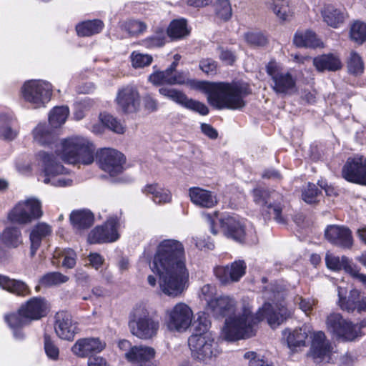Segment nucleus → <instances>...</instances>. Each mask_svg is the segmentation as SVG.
Returning <instances> with one entry per match:
<instances>
[{
  "instance_id": "6",
  "label": "nucleus",
  "mask_w": 366,
  "mask_h": 366,
  "mask_svg": "<svg viewBox=\"0 0 366 366\" xmlns=\"http://www.w3.org/2000/svg\"><path fill=\"white\" fill-rule=\"evenodd\" d=\"M95 148L92 143L82 137H72L62 140L56 153L65 162L90 164L94 162Z\"/></svg>"
},
{
  "instance_id": "59",
  "label": "nucleus",
  "mask_w": 366,
  "mask_h": 366,
  "mask_svg": "<svg viewBox=\"0 0 366 366\" xmlns=\"http://www.w3.org/2000/svg\"><path fill=\"white\" fill-rule=\"evenodd\" d=\"M199 67L207 74L214 75L217 71V63L212 59H205L200 61Z\"/></svg>"
},
{
  "instance_id": "51",
  "label": "nucleus",
  "mask_w": 366,
  "mask_h": 366,
  "mask_svg": "<svg viewBox=\"0 0 366 366\" xmlns=\"http://www.w3.org/2000/svg\"><path fill=\"white\" fill-rule=\"evenodd\" d=\"M244 39L252 46H264L267 42V37L260 31H249L244 34Z\"/></svg>"
},
{
  "instance_id": "3",
  "label": "nucleus",
  "mask_w": 366,
  "mask_h": 366,
  "mask_svg": "<svg viewBox=\"0 0 366 366\" xmlns=\"http://www.w3.org/2000/svg\"><path fill=\"white\" fill-rule=\"evenodd\" d=\"M207 94L208 102L218 109H241L244 98L250 93L248 86L240 82L199 83Z\"/></svg>"
},
{
  "instance_id": "55",
  "label": "nucleus",
  "mask_w": 366,
  "mask_h": 366,
  "mask_svg": "<svg viewBox=\"0 0 366 366\" xmlns=\"http://www.w3.org/2000/svg\"><path fill=\"white\" fill-rule=\"evenodd\" d=\"M319 189L315 184L308 183L307 187L302 191V199L308 203L312 204L316 202Z\"/></svg>"
},
{
  "instance_id": "8",
  "label": "nucleus",
  "mask_w": 366,
  "mask_h": 366,
  "mask_svg": "<svg viewBox=\"0 0 366 366\" xmlns=\"http://www.w3.org/2000/svg\"><path fill=\"white\" fill-rule=\"evenodd\" d=\"M219 223L226 237L239 243H249L255 241V231L252 224L237 217L225 216Z\"/></svg>"
},
{
  "instance_id": "15",
  "label": "nucleus",
  "mask_w": 366,
  "mask_h": 366,
  "mask_svg": "<svg viewBox=\"0 0 366 366\" xmlns=\"http://www.w3.org/2000/svg\"><path fill=\"white\" fill-rule=\"evenodd\" d=\"M267 74L272 80V88L279 94H290L296 86V80L288 71L277 69L274 63L270 62L266 67Z\"/></svg>"
},
{
  "instance_id": "57",
  "label": "nucleus",
  "mask_w": 366,
  "mask_h": 366,
  "mask_svg": "<svg viewBox=\"0 0 366 366\" xmlns=\"http://www.w3.org/2000/svg\"><path fill=\"white\" fill-rule=\"evenodd\" d=\"M63 259L62 266L69 269L73 268L76 264V253L73 249H67L61 252Z\"/></svg>"
},
{
  "instance_id": "30",
  "label": "nucleus",
  "mask_w": 366,
  "mask_h": 366,
  "mask_svg": "<svg viewBox=\"0 0 366 366\" xmlns=\"http://www.w3.org/2000/svg\"><path fill=\"white\" fill-rule=\"evenodd\" d=\"M52 232L50 225L45 222H39L34 225L30 232L31 256H34L39 248L41 241Z\"/></svg>"
},
{
  "instance_id": "38",
  "label": "nucleus",
  "mask_w": 366,
  "mask_h": 366,
  "mask_svg": "<svg viewBox=\"0 0 366 366\" xmlns=\"http://www.w3.org/2000/svg\"><path fill=\"white\" fill-rule=\"evenodd\" d=\"M104 26L100 19L84 21L76 26L77 34L80 36H90L102 31Z\"/></svg>"
},
{
  "instance_id": "10",
  "label": "nucleus",
  "mask_w": 366,
  "mask_h": 366,
  "mask_svg": "<svg viewBox=\"0 0 366 366\" xmlns=\"http://www.w3.org/2000/svg\"><path fill=\"white\" fill-rule=\"evenodd\" d=\"M254 202L263 210L268 209L269 214H274V219L281 224L286 223L285 217L282 215V202L283 197L274 191H269L262 188H256L252 190Z\"/></svg>"
},
{
  "instance_id": "7",
  "label": "nucleus",
  "mask_w": 366,
  "mask_h": 366,
  "mask_svg": "<svg viewBox=\"0 0 366 366\" xmlns=\"http://www.w3.org/2000/svg\"><path fill=\"white\" fill-rule=\"evenodd\" d=\"M39 159L42 162L44 169L41 174L42 182L44 184L54 187H64L71 186L72 180L64 174L66 173V168L58 163L54 154L46 152H39Z\"/></svg>"
},
{
  "instance_id": "9",
  "label": "nucleus",
  "mask_w": 366,
  "mask_h": 366,
  "mask_svg": "<svg viewBox=\"0 0 366 366\" xmlns=\"http://www.w3.org/2000/svg\"><path fill=\"white\" fill-rule=\"evenodd\" d=\"M24 101L32 104L34 108L45 107L52 94L51 85L42 80L26 81L21 89Z\"/></svg>"
},
{
  "instance_id": "46",
  "label": "nucleus",
  "mask_w": 366,
  "mask_h": 366,
  "mask_svg": "<svg viewBox=\"0 0 366 366\" xmlns=\"http://www.w3.org/2000/svg\"><path fill=\"white\" fill-rule=\"evenodd\" d=\"M120 26L122 30L126 31L132 36L143 34L147 29V26L144 22L135 19H129L123 21Z\"/></svg>"
},
{
  "instance_id": "22",
  "label": "nucleus",
  "mask_w": 366,
  "mask_h": 366,
  "mask_svg": "<svg viewBox=\"0 0 366 366\" xmlns=\"http://www.w3.org/2000/svg\"><path fill=\"white\" fill-rule=\"evenodd\" d=\"M325 237L332 244L341 248L350 249L353 244L352 232L344 226H327L325 231Z\"/></svg>"
},
{
  "instance_id": "11",
  "label": "nucleus",
  "mask_w": 366,
  "mask_h": 366,
  "mask_svg": "<svg viewBox=\"0 0 366 366\" xmlns=\"http://www.w3.org/2000/svg\"><path fill=\"white\" fill-rule=\"evenodd\" d=\"M327 330L338 337L352 341L361 335L360 330L366 325L365 321L360 324H352L345 320L339 313H331L326 320Z\"/></svg>"
},
{
  "instance_id": "5",
  "label": "nucleus",
  "mask_w": 366,
  "mask_h": 366,
  "mask_svg": "<svg viewBox=\"0 0 366 366\" xmlns=\"http://www.w3.org/2000/svg\"><path fill=\"white\" fill-rule=\"evenodd\" d=\"M160 327V320L157 312L147 304L135 306L129 315V328L137 338L148 340L157 336Z\"/></svg>"
},
{
  "instance_id": "35",
  "label": "nucleus",
  "mask_w": 366,
  "mask_h": 366,
  "mask_svg": "<svg viewBox=\"0 0 366 366\" xmlns=\"http://www.w3.org/2000/svg\"><path fill=\"white\" fill-rule=\"evenodd\" d=\"M56 132L46 124H39L33 129V137L35 142L41 145H49L56 140Z\"/></svg>"
},
{
  "instance_id": "1",
  "label": "nucleus",
  "mask_w": 366,
  "mask_h": 366,
  "mask_svg": "<svg viewBox=\"0 0 366 366\" xmlns=\"http://www.w3.org/2000/svg\"><path fill=\"white\" fill-rule=\"evenodd\" d=\"M284 298L282 292L273 290L272 304L265 302L255 315L252 312V306L247 298L242 300L241 313L231 317L235 311L236 302L229 296L215 297L209 302V309L217 318L227 317L222 329L224 339L234 341L248 338L255 334V326L264 318L268 324L275 327L282 324L290 315L291 312L282 302H275Z\"/></svg>"
},
{
  "instance_id": "20",
  "label": "nucleus",
  "mask_w": 366,
  "mask_h": 366,
  "mask_svg": "<svg viewBox=\"0 0 366 366\" xmlns=\"http://www.w3.org/2000/svg\"><path fill=\"white\" fill-rule=\"evenodd\" d=\"M116 102L123 112L135 113L140 107V95L134 86H124L119 89Z\"/></svg>"
},
{
  "instance_id": "50",
  "label": "nucleus",
  "mask_w": 366,
  "mask_h": 366,
  "mask_svg": "<svg viewBox=\"0 0 366 366\" xmlns=\"http://www.w3.org/2000/svg\"><path fill=\"white\" fill-rule=\"evenodd\" d=\"M130 59L132 65L135 69L149 66L153 61L151 55L142 54L138 51H133L130 55Z\"/></svg>"
},
{
  "instance_id": "48",
  "label": "nucleus",
  "mask_w": 366,
  "mask_h": 366,
  "mask_svg": "<svg viewBox=\"0 0 366 366\" xmlns=\"http://www.w3.org/2000/svg\"><path fill=\"white\" fill-rule=\"evenodd\" d=\"M348 71L358 76L363 73L364 64L360 56L355 51H351L347 61Z\"/></svg>"
},
{
  "instance_id": "19",
  "label": "nucleus",
  "mask_w": 366,
  "mask_h": 366,
  "mask_svg": "<svg viewBox=\"0 0 366 366\" xmlns=\"http://www.w3.org/2000/svg\"><path fill=\"white\" fill-rule=\"evenodd\" d=\"M246 263L243 260H236L226 266H218L214 269L216 277L223 285L238 282L246 272Z\"/></svg>"
},
{
  "instance_id": "63",
  "label": "nucleus",
  "mask_w": 366,
  "mask_h": 366,
  "mask_svg": "<svg viewBox=\"0 0 366 366\" xmlns=\"http://www.w3.org/2000/svg\"><path fill=\"white\" fill-rule=\"evenodd\" d=\"M215 292V288L211 285H205L201 288L200 297L205 300L209 307V302L214 300L213 295Z\"/></svg>"
},
{
  "instance_id": "40",
  "label": "nucleus",
  "mask_w": 366,
  "mask_h": 366,
  "mask_svg": "<svg viewBox=\"0 0 366 366\" xmlns=\"http://www.w3.org/2000/svg\"><path fill=\"white\" fill-rule=\"evenodd\" d=\"M143 192L157 204L169 202L172 198L171 194L167 189L160 187L157 184L147 185L144 188Z\"/></svg>"
},
{
  "instance_id": "60",
  "label": "nucleus",
  "mask_w": 366,
  "mask_h": 366,
  "mask_svg": "<svg viewBox=\"0 0 366 366\" xmlns=\"http://www.w3.org/2000/svg\"><path fill=\"white\" fill-rule=\"evenodd\" d=\"M269 9L272 10V11L281 19L286 20L287 17V11L288 9L287 6H284L282 3H275L274 1L270 2L269 4Z\"/></svg>"
},
{
  "instance_id": "31",
  "label": "nucleus",
  "mask_w": 366,
  "mask_h": 366,
  "mask_svg": "<svg viewBox=\"0 0 366 366\" xmlns=\"http://www.w3.org/2000/svg\"><path fill=\"white\" fill-rule=\"evenodd\" d=\"M152 347L144 345L133 346L125 353V357L132 362H144L141 366H148L146 363L154 356Z\"/></svg>"
},
{
  "instance_id": "26",
  "label": "nucleus",
  "mask_w": 366,
  "mask_h": 366,
  "mask_svg": "<svg viewBox=\"0 0 366 366\" xmlns=\"http://www.w3.org/2000/svg\"><path fill=\"white\" fill-rule=\"evenodd\" d=\"M320 14L323 21L335 29L340 27L347 17L345 9L337 8L330 4H325L320 10Z\"/></svg>"
},
{
  "instance_id": "49",
  "label": "nucleus",
  "mask_w": 366,
  "mask_h": 366,
  "mask_svg": "<svg viewBox=\"0 0 366 366\" xmlns=\"http://www.w3.org/2000/svg\"><path fill=\"white\" fill-rule=\"evenodd\" d=\"M101 121L104 125L117 134H124L125 127L113 116L107 114H101Z\"/></svg>"
},
{
  "instance_id": "43",
  "label": "nucleus",
  "mask_w": 366,
  "mask_h": 366,
  "mask_svg": "<svg viewBox=\"0 0 366 366\" xmlns=\"http://www.w3.org/2000/svg\"><path fill=\"white\" fill-rule=\"evenodd\" d=\"M69 114V110L67 107H55L49 114V124L54 128L61 127L66 122Z\"/></svg>"
},
{
  "instance_id": "13",
  "label": "nucleus",
  "mask_w": 366,
  "mask_h": 366,
  "mask_svg": "<svg viewBox=\"0 0 366 366\" xmlns=\"http://www.w3.org/2000/svg\"><path fill=\"white\" fill-rule=\"evenodd\" d=\"M43 214L41 202L29 198L19 202L9 213V219L14 223L28 224L40 218Z\"/></svg>"
},
{
  "instance_id": "29",
  "label": "nucleus",
  "mask_w": 366,
  "mask_h": 366,
  "mask_svg": "<svg viewBox=\"0 0 366 366\" xmlns=\"http://www.w3.org/2000/svg\"><path fill=\"white\" fill-rule=\"evenodd\" d=\"M309 330L307 327L295 328L294 330L285 329L282 331L284 339L286 340L287 346L292 350L297 347H305L306 339L309 335Z\"/></svg>"
},
{
  "instance_id": "24",
  "label": "nucleus",
  "mask_w": 366,
  "mask_h": 366,
  "mask_svg": "<svg viewBox=\"0 0 366 366\" xmlns=\"http://www.w3.org/2000/svg\"><path fill=\"white\" fill-rule=\"evenodd\" d=\"M310 355L319 362L329 357L332 351L330 343L326 340L325 335L322 331L312 332Z\"/></svg>"
},
{
  "instance_id": "25",
  "label": "nucleus",
  "mask_w": 366,
  "mask_h": 366,
  "mask_svg": "<svg viewBox=\"0 0 366 366\" xmlns=\"http://www.w3.org/2000/svg\"><path fill=\"white\" fill-rule=\"evenodd\" d=\"M106 346L99 338L91 337L78 340L71 347L72 352L78 357H85L92 352H100Z\"/></svg>"
},
{
  "instance_id": "28",
  "label": "nucleus",
  "mask_w": 366,
  "mask_h": 366,
  "mask_svg": "<svg viewBox=\"0 0 366 366\" xmlns=\"http://www.w3.org/2000/svg\"><path fill=\"white\" fill-rule=\"evenodd\" d=\"M47 306L44 299L33 297L26 302L25 305L21 307V312L29 319L31 322L32 320H37L46 315Z\"/></svg>"
},
{
  "instance_id": "32",
  "label": "nucleus",
  "mask_w": 366,
  "mask_h": 366,
  "mask_svg": "<svg viewBox=\"0 0 366 366\" xmlns=\"http://www.w3.org/2000/svg\"><path fill=\"white\" fill-rule=\"evenodd\" d=\"M0 287L18 296H26L30 293L29 288L24 282L4 275H0Z\"/></svg>"
},
{
  "instance_id": "56",
  "label": "nucleus",
  "mask_w": 366,
  "mask_h": 366,
  "mask_svg": "<svg viewBox=\"0 0 366 366\" xmlns=\"http://www.w3.org/2000/svg\"><path fill=\"white\" fill-rule=\"evenodd\" d=\"M44 350L49 358L56 360L58 359L59 350L54 344L49 335H44Z\"/></svg>"
},
{
  "instance_id": "33",
  "label": "nucleus",
  "mask_w": 366,
  "mask_h": 366,
  "mask_svg": "<svg viewBox=\"0 0 366 366\" xmlns=\"http://www.w3.org/2000/svg\"><path fill=\"white\" fill-rule=\"evenodd\" d=\"M313 64L319 71L339 70L342 67L340 58L332 54L318 56L313 59Z\"/></svg>"
},
{
  "instance_id": "12",
  "label": "nucleus",
  "mask_w": 366,
  "mask_h": 366,
  "mask_svg": "<svg viewBox=\"0 0 366 366\" xmlns=\"http://www.w3.org/2000/svg\"><path fill=\"white\" fill-rule=\"evenodd\" d=\"M193 319L192 309L185 303L179 302L168 309L165 313V324L172 332H184L191 325Z\"/></svg>"
},
{
  "instance_id": "41",
  "label": "nucleus",
  "mask_w": 366,
  "mask_h": 366,
  "mask_svg": "<svg viewBox=\"0 0 366 366\" xmlns=\"http://www.w3.org/2000/svg\"><path fill=\"white\" fill-rule=\"evenodd\" d=\"M188 72L186 71H172L170 74L171 79H169L170 85L174 84H187L192 89L203 90L204 86H201L199 83H205L204 81H197L194 79H189L188 77Z\"/></svg>"
},
{
  "instance_id": "16",
  "label": "nucleus",
  "mask_w": 366,
  "mask_h": 366,
  "mask_svg": "<svg viewBox=\"0 0 366 366\" xmlns=\"http://www.w3.org/2000/svg\"><path fill=\"white\" fill-rule=\"evenodd\" d=\"M119 219L112 217L104 225L95 227L90 232L88 240L91 244L115 242L119 238Z\"/></svg>"
},
{
  "instance_id": "14",
  "label": "nucleus",
  "mask_w": 366,
  "mask_h": 366,
  "mask_svg": "<svg viewBox=\"0 0 366 366\" xmlns=\"http://www.w3.org/2000/svg\"><path fill=\"white\" fill-rule=\"evenodd\" d=\"M97 161L102 170L114 177L123 172L125 158L116 149L104 148L97 153Z\"/></svg>"
},
{
  "instance_id": "42",
  "label": "nucleus",
  "mask_w": 366,
  "mask_h": 366,
  "mask_svg": "<svg viewBox=\"0 0 366 366\" xmlns=\"http://www.w3.org/2000/svg\"><path fill=\"white\" fill-rule=\"evenodd\" d=\"M325 262L327 267L329 269L335 271L344 269L348 274L353 266L351 264L350 260L345 256H342L340 258L337 256L327 254L325 257Z\"/></svg>"
},
{
  "instance_id": "61",
  "label": "nucleus",
  "mask_w": 366,
  "mask_h": 366,
  "mask_svg": "<svg viewBox=\"0 0 366 366\" xmlns=\"http://www.w3.org/2000/svg\"><path fill=\"white\" fill-rule=\"evenodd\" d=\"M295 302L299 305L300 309L306 315H308L312 311L313 306L315 305V300L305 299L299 296L295 297Z\"/></svg>"
},
{
  "instance_id": "44",
  "label": "nucleus",
  "mask_w": 366,
  "mask_h": 366,
  "mask_svg": "<svg viewBox=\"0 0 366 366\" xmlns=\"http://www.w3.org/2000/svg\"><path fill=\"white\" fill-rule=\"evenodd\" d=\"M169 36L172 39H181L189 34L187 22L184 19L172 21L167 29Z\"/></svg>"
},
{
  "instance_id": "39",
  "label": "nucleus",
  "mask_w": 366,
  "mask_h": 366,
  "mask_svg": "<svg viewBox=\"0 0 366 366\" xmlns=\"http://www.w3.org/2000/svg\"><path fill=\"white\" fill-rule=\"evenodd\" d=\"M294 44L298 47L315 48L321 45V41L312 31H297L294 36Z\"/></svg>"
},
{
  "instance_id": "2",
  "label": "nucleus",
  "mask_w": 366,
  "mask_h": 366,
  "mask_svg": "<svg viewBox=\"0 0 366 366\" xmlns=\"http://www.w3.org/2000/svg\"><path fill=\"white\" fill-rule=\"evenodd\" d=\"M152 269L159 274V287L165 295L172 297L180 295L189 278L182 244L174 239L161 242Z\"/></svg>"
},
{
  "instance_id": "21",
  "label": "nucleus",
  "mask_w": 366,
  "mask_h": 366,
  "mask_svg": "<svg viewBox=\"0 0 366 366\" xmlns=\"http://www.w3.org/2000/svg\"><path fill=\"white\" fill-rule=\"evenodd\" d=\"M54 329L56 335L62 340L72 341L79 332L77 322H75L71 314L65 311H60L55 315Z\"/></svg>"
},
{
  "instance_id": "52",
  "label": "nucleus",
  "mask_w": 366,
  "mask_h": 366,
  "mask_svg": "<svg viewBox=\"0 0 366 366\" xmlns=\"http://www.w3.org/2000/svg\"><path fill=\"white\" fill-rule=\"evenodd\" d=\"M215 9L217 15L225 21L232 16V10L229 0H217Z\"/></svg>"
},
{
  "instance_id": "27",
  "label": "nucleus",
  "mask_w": 366,
  "mask_h": 366,
  "mask_svg": "<svg viewBox=\"0 0 366 366\" xmlns=\"http://www.w3.org/2000/svg\"><path fill=\"white\" fill-rule=\"evenodd\" d=\"M189 197L194 204L202 208H212L218 202L213 192L198 187L189 188Z\"/></svg>"
},
{
  "instance_id": "36",
  "label": "nucleus",
  "mask_w": 366,
  "mask_h": 366,
  "mask_svg": "<svg viewBox=\"0 0 366 366\" xmlns=\"http://www.w3.org/2000/svg\"><path fill=\"white\" fill-rule=\"evenodd\" d=\"M1 243L9 248H17L23 242L21 230L16 227H9L0 234Z\"/></svg>"
},
{
  "instance_id": "34",
  "label": "nucleus",
  "mask_w": 366,
  "mask_h": 366,
  "mask_svg": "<svg viewBox=\"0 0 366 366\" xmlns=\"http://www.w3.org/2000/svg\"><path fill=\"white\" fill-rule=\"evenodd\" d=\"M21 312V307L17 312L11 313L5 316V321L9 327L14 331V336L16 339L21 340L24 337V333L20 329L29 324L30 322L26 316Z\"/></svg>"
},
{
  "instance_id": "47",
  "label": "nucleus",
  "mask_w": 366,
  "mask_h": 366,
  "mask_svg": "<svg viewBox=\"0 0 366 366\" xmlns=\"http://www.w3.org/2000/svg\"><path fill=\"white\" fill-rule=\"evenodd\" d=\"M350 39L358 44L366 41V24L356 21L350 26Z\"/></svg>"
},
{
  "instance_id": "62",
  "label": "nucleus",
  "mask_w": 366,
  "mask_h": 366,
  "mask_svg": "<svg viewBox=\"0 0 366 366\" xmlns=\"http://www.w3.org/2000/svg\"><path fill=\"white\" fill-rule=\"evenodd\" d=\"M244 357L249 360V366H272L267 361L258 358L254 352H247L244 353Z\"/></svg>"
},
{
  "instance_id": "58",
  "label": "nucleus",
  "mask_w": 366,
  "mask_h": 366,
  "mask_svg": "<svg viewBox=\"0 0 366 366\" xmlns=\"http://www.w3.org/2000/svg\"><path fill=\"white\" fill-rule=\"evenodd\" d=\"M5 116L0 117V139L11 140L15 138L16 132L13 131L9 123H4Z\"/></svg>"
},
{
  "instance_id": "23",
  "label": "nucleus",
  "mask_w": 366,
  "mask_h": 366,
  "mask_svg": "<svg viewBox=\"0 0 366 366\" xmlns=\"http://www.w3.org/2000/svg\"><path fill=\"white\" fill-rule=\"evenodd\" d=\"M338 305L342 310L359 313L366 312V297H362L357 290H351L347 297H343L341 288L338 287Z\"/></svg>"
},
{
  "instance_id": "54",
  "label": "nucleus",
  "mask_w": 366,
  "mask_h": 366,
  "mask_svg": "<svg viewBox=\"0 0 366 366\" xmlns=\"http://www.w3.org/2000/svg\"><path fill=\"white\" fill-rule=\"evenodd\" d=\"M171 72L167 69L162 71H155L149 76V81L155 85L170 84Z\"/></svg>"
},
{
  "instance_id": "4",
  "label": "nucleus",
  "mask_w": 366,
  "mask_h": 366,
  "mask_svg": "<svg viewBox=\"0 0 366 366\" xmlns=\"http://www.w3.org/2000/svg\"><path fill=\"white\" fill-rule=\"evenodd\" d=\"M209 322L199 320V327H196V333L188 339V345L191 356L197 362L209 364L214 360L222 352L219 344L213 335L207 332Z\"/></svg>"
},
{
  "instance_id": "45",
  "label": "nucleus",
  "mask_w": 366,
  "mask_h": 366,
  "mask_svg": "<svg viewBox=\"0 0 366 366\" xmlns=\"http://www.w3.org/2000/svg\"><path fill=\"white\" fill-rule=\"evenodd\" d=\"M69 277L59 272H52L45 274L39 280V284L41 286L49 287L57 286L59 285L66 282Z\"/></svg>"
},
{
  "instance_id": "64",
  "label": "nucleus",
  "mask_w": 366,
  "mask_h": 366,
  "mask_svg": "<svg viewBox=\"0 0 366 366\" xmlns=\"http://www.w3.org/2000/svg\"><path fill=\"white\" fill-rule=\"evenodd\" d=\"M144 109L149 112H154L158 109V101L150 95H147L144 97Z\"/></svg>"
},
{
  "instance_id": "17",
  "label": "nucleus",
  "mask_w": 366,
  "mask_h": 366,
  "mask_svg": "<svg viewBox=\"0 0 366 366\" xmlns=\"http://www.w3.org/2000/svg\"><path fill=\"white\" fill-rule=\"evenodd\" d=\"M159 92L166 98L187 109L198 112L201 115H207L209 113V109L204 104L192 99H189L184 93L179 90L162 87L159 89Z\"/></svg>"
},
{
  "instance_id": "37",
  "label": "nucleus",
  "mask_w": 366,
  "mask_h": 366,
  "mask_svg": "<svg viewBox=\"0 0 366 366\" xmlns=\"http://www.w3.org/2000/svg\"><path fill=\"white\" fill-rule=\"evenodd\" d=\"M70 221L77 229H87L93 224L94 216L89 210H76L71 213Z\"/></svg>"
},
{
  "instance_id": "18",
  "label": "nucleus",
  "mask_w": 366,
  "mask_h": 366,
  "mask_svg": "<svg viewBox=\"0 0 366 366\" xmlns=\"http://www.w3.org/2000/svg\"><path fill=\"white\" fill-rule=\"evenodd\" d=\"M342 177L348 182L366 185V159L349 158L342 168Z\"/></svg>"
},
{
  "instance_id": "53",
  "label": "nucleus",
  "mask_w": 366,
  "mask_h": 366,
  "mask_svg": "<svg viewBox=\"0 0 366 366\" xmlns=\"http://www.w3.org/2000/svg\"><path fill=\"white\" fill-rule=\"evenodd\" d=\"M165 43V34L164 31L156 33L155 34L146 38L142 41V45L148 49L162 46Z\"/></svg>"
}]
</instances>
